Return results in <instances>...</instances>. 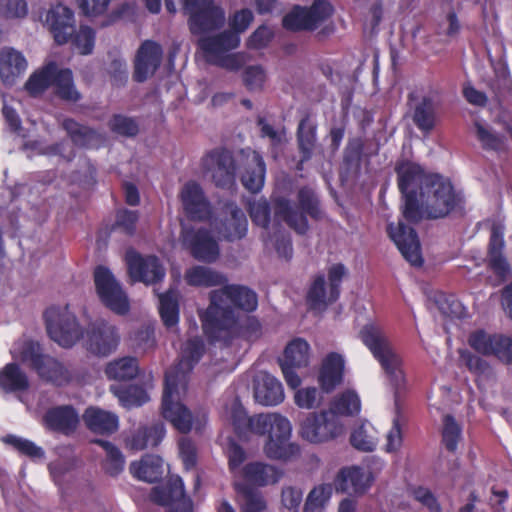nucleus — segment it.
I'll return each instance as SVG.
<instances>
[{"mask_svg":"<svg viewBox=\"0 0 512 512\" xmlns=\"http://www.w3.org/2000/svg\"><path fill=\"white\" fill-rule=\"evenodd\" d=\"M92 443L101 446L106 452V460L103 464L104 471L110 476L120 474L125 465V458L120 449L110 441L103 439H94Z\"/></svg>","mask_w":512,"mask_h":512,"instance_id":"46","label":"nucleus"},{"mask_svg":"<svg viewBox=\"0 0 512 512\" xmlns=\"http://www.w3.org/2000/svg\"><path fill=\"white\" fill-rule=\"evenodd\" d=\"M182 243L191 256L201 262L213 263L220 255V248L211 232L204 227L182 231Z\"/></svg>","mask_w":512,"mask_h":512,"instance_id":"17","label":"nucleus"},{"mask_svg":"<svg viewBox=\"0 0 512 512\" xmlns=\"http://www.w3.org/2000/svg\"><path fill=\"white\" fill-rule=\"evenodd\" d=\"M82 417L86 427L96 434L110 435L119 427L118 416L99 407L86 408Z\"/></svg>","mask_w":512,"mask_h":512,"instance_id":"30","label":"nucleus"},{"mask_svg":"<svg viewBox=\"0 0 512 512\" xmlns=\"http://www.w3.org/2000/svg\"><path fill=\"white\" fill-rule=\"evenodd\" d=\"M165 487L171 501L169 512H193V502L186 495L184 483L179 476L170 478Z\"/></svg>","mask_w":512,"mask_h":512,"instance_id":"44","label":"nucleus"},{"mask_svg":"<svg viewBox=\"0 0 512 512\" xmlns=\"http://www.w3.org/2000/svg\"><path fill=\"white\" fill-rule=\"evenodd\" d=\"M163 59L162 46L153 40H145L138 48L134 60L133 80L142 83L153 76Z\"/></svg>","mask_w":512,"mask_h":512,"instance_id":"21","label":"nucleus"},{"mask_svg":"<svg viewBox=\"0 0 512 512\" xmlns=\"http://www.w3.org/2000/svg\"><path fill=\"white\" fill-rule=\"evenodd\" d=\"M343 431L329 411L310 413L300 425V434L310 443H323L336 438Z\"/></svg>","mask_w":512,"mask_h":512,"instance_id":"16","label":"nucleus"},{"mask_svg":"<svg viewBox=\"0 0 512 512\" xmlns=\"http://www.w3.org/2000/svg\"><path fill=\"white\" fill-rule=\"evenodd\" d=\"M235 490L241 496L242 512H263L266 502L256 488L248 484H235Z\"/></svg>","mask_w":512,"mask_h":512,"instance_id":"48","label":"nucleus"},{"mask_svg":"<svg viewBox=\"0 0 512 512\" xmlns=\"http://www.w3.org/2000/svg\"><path fill=\"white\" fill-rule=\"evenodd\" d=\"M94 284L96 293L105 307L118 315L129 312L128 296L109 268L102 265L95 268Z\"/></svg>","mask_w":512,"mask_h":512,"instance_id":"12","label":"nucleus"},{"mask_svg":"<svg viewBox=\"0 0 512 512\" xmlns=\"http://www.w3.org/2000/svg\"><path fill=\"white\" fill-rule=\"evenodd\" d=\"M306 11L312 30H315L333 14V6L326 0H315L310 7H306Z\"/></svg>","mask_w":512,"mask_h":512,"instance_id":"58","label":"nucleus"},{"mask_svg":"<svg viewBox=\"0 0 512 512\" xmlns=\"http://www.w3.org/2000/svg\"><path fill=\"white\" fill-rule=\"evenodd\" d=\"M346 274L344 264L336 263L328 268V284L323 273L315 275L306 293L308 308L313 311H324L329 305L334 304L340 297L341 285Z\"/></svg>","mask_w":512,"mask_h":512,"instance_id":"9","label":"nucleus"},{"mask_svg":"<svg viewBox=\"0 0 512 512\" xmlns=\"http://www.w3.org/2000/svg\"><path fill=\"white\" fill-rule=\"evenodd\" d=\"M290 421L277 413L251 416L249 433L268 435L264 445L266 456L274 460H290L300 453L299 446L290 442Z\"/></svg>","mask_w":512,"mask_h":512,"instance_id":"5","label":"nucleus"},{"mask_svg":"<svg viewBox=\"0 0 512 512\" xmlns=\"http://www.w3.org/2000/svg\"><path fill=\"white\" fill-rule=\"evenodd\" d=\"M387 234L411 265L421 266L423 264L420 241L413 227L399 220L397 225L394 223L387 225Z\"/></svg>","mask_w":512,"mask_h":512,"instance_id":"18","label":"nucleus"},{"mask_svg":"<svg viewBox=\"0 0 512 512\" xmlns=\"http://www.w3.org/2000/svg\"><path fill=\"white\" fill-rule=\"evenodd\" d=\"M296 140L300 153L296 169L300 171L303 169V164L312 158L317 142V123L309 112L305 113L298 123Z\"/></svg>","mask_w":512,"mask_h":512,"instance_id":"25","label":"nucleus"},{"mask_svg":"<svg viewBox=\"0 0 512 512\" xmlns=\"http://www.w3.org/2000/svg\"><path fill=\"white\" fill-rule=\"evenodd\" d=\"M459 357L466 368L476 375H485L491 369L490 364L485 359L467 349L460 350Z\"/></svg>","mask_w":512,"mask_h":512,"instance_id":"59","label":"nucleus"},{"mask_svg":"<svg viewBox=\"0 0 512 512\" xmlns=\"http://www.w3.org/2000/svg\"><path fill=\"white\" fill-rule=\"evenodd\" d=\"M413 122L419 130L425 132H429L435 127V108L431 97H423L415 106Z\"/></svg>","mask_w":512,"mask_h":512,"instance_id":"47","label":"nucleus"},{"mask_svg":"<svg viewBox=\"0 0 512 512\" xmlns=\"http://www.w3.org/2000/svg\"><path fill=\"white\" fill-rule=\"evenodd\" d=\"M265 81L266 73L261 66L254 65L245 68L243 72V82L249 91H261Z\"/></svg>","mask_w":512,"mask_h":512,"instance_id":"60","label":"nucleus"},{"mask_svg":"<svg viewBox=\"0 0 512 512\" xmlns=\"http://www.w3.org/2000/svg\"><path fill=\"white\" fill-rule=\"evenodd\" d=\"M361 410V401L355 391L346 390L333 399L330 404V414L342 416H355Z\"/></svg>","mask_w":512,"mask_h":512,"instance_id":"45","label":"nucleus"},{"mask_svg":"<svg viewBox=\"0 0 512 512\" xmlns=\"http://www.w3.org/2000/svg\"><path fill=\"white\" fill-rule=\"evenodd\" d=\"M306 13V7L299 5L294 6V8L283 17V27L294 32L304 30L313 31Z\"/></svg>","mask_w":512,"mask_h":512,"instance_id":"53","label":"nucleus"},{"mask_svg":"<svg viewBox=\"0 0 512 512\" xmlns=\"http://www.w3.org/2000/svg\"><path fill=\"white\" fill-rule=\"evenodd\" d=\"M179 312V295L177 291L169 289L159 294V314L166 328H172L178 324Z\"/></svg>","mask_w":512,"mask_h":512,"instance_id":"42","label":"nucleus"},{"mask_svg":"<svg viewBox=\"0 0 512 512\" xmlns=\"http://www.w3.org/2000/svg\"><path fill=\"white\" fill-rule=\"evenodd\" d=\"M282 471L275 466L263 462H249L241 470L244 480L242 484L251 487H264L277 483L282 477Z\"/></svg>","mask_w":512,"mask_h":512,"instance_id":"28","label":"nucleus"},{"mask_svg":"<svg viewBox=\"0 0 512 512\" xmlns=\"http://www.w3.org/2000/svg\"><path fill=\"white\" fill-rule=\"evenodd\" d=\"M96 32L88 25H80L79 30L73 34L70 41L82 55H89L95 46Z\"/></svg>","mask_w":512,"mask_h":512,"instance_id":"54","label":"nucleus"},{"mask_svg":"<svg viewBox=\"0 0 512 512\" xmlns=\"http://www.w3.org/2000/svg\"><path fill=\"white\" fill-rule=\"evenodd\" d=\"M49 337L63 348L73 347L80 339H84L86 350L98 357H106L113 353L120 342L117 328L105 320H97L88 325L86 335L76 316L64 308L51 306L43 314Z\"/></svg>","mask_w":512,"mask_h":512,"instance_id":"1","label":"nucleus"},{"mask_svg":"<svg viewBox=\"0 0 512 512\" xmlns=\"http://www.w3.org/2000/svg\"><path fill=\"white\" fill-rule=\"evenodd\" d=\"M248 230V220L241 208L230 206V217L222 221L218 227V234L226 241L233 242L244 238Z\"/></svg>","mask_w":512,"mask_h":512,"instance_id":"33","label":"nucleus"},{"mask_svg":"<svg viewBox=\"0 0 512 512\" xmlns=\"http://www.w3.org/2000/svg\"><path fill=\"white\" fill-rule=\"evenodd\" d=\"M364 150V140L361 137L352 138L348 141L344 153V163L347 166L359 167Z\"/></svg>","mask_w":512,"mask_h":512,"instance_id":"64","label":"nucleus"},{"mask_svg":"<svg viewBox=\"0 0 512 512\" xmlns=\"http://www.w3.org/2000/svg\"><path fill=\"white\" fill-rule=\"evenodd\" d=\"M132 476L147 483L159 482L164 474L163 459L158 455L145 454L139 461L129 467Z\"/></svg>","mask_w":512,"mask_h":512,"instance_id":"31","label":"nucleus"},{"mask_svg":"<svg viewBox=\"0 0 512 512\" xmlns=\"http://www.w3.org/2000/svg\"><path fill=\"white\" fill-rule=\"evenodd\" d=\"M333 492L330 483L320 484L314 487L308 494L303 512H322Z\"/></svg>","mask_w":512,"mask_h":512,"instance_id":"49","label":"nucleus"},{"mask_svg":"<svg viewBox=\"0 0 512 512\" xmlns=\"http://www.w3.org/2000/svg\"><path fill=\"white\" fill-rule=\"evenodd\" d=\"M210 304L200 314L202 328L211 341L221 338L223 332H232L237 327L235 309L253 312L258 306L255 291L240 284H227L209 294Z\"/></svg>","mask_w":512,"mask_h":512,"instance_id":"2","label":"nucleus"},{"mask_svg":"<svg viewBox=\"0 0 512 512\" xmlns=\"http://www.w3.org/2000/svg\"><path fill=\"white\" fill-rule=\"evenodd\" d=\"M266 165L262 156L253 151L247 157V164L241 175V183L251 193H258L264 186Z\"/></svg>","mask_w":512,"mask_h":512,"instance_id":"32","label":"nucleus"},{"mask_svg":"<svg viewBox=\"0 0 512 512\" xmlns=\"http://www.w3.org/2000/svg\"><path fill=\"white\" fill-rule=\"evenodd\" d=\"M3 441L11 445L20 454L30 458H41L44 456L43 449L28 439H23L15 435H7L3 438Z\"/></svg>","mask_w":512,"mask_h":512,"instance_id":"57","label":"nucleus"},{"mask_svg":"<svg viewBox=\"0 0 512 512\" xmlns=\"http://www.w3.org/2000/svg\"><path fill=\"white\" fill-rule=\"evenodd\" d=\"M43 421L49 430L70 435L76 430L79 417L73 406L63 405L47 410Z\"/></svg>","mask_w":512,"mask_h":512,"instance_id":"27","label":"nucleus"},{"mask_svg":"<svg viewBox=\"0 0 512 512\" xmlns=\"http://www.w3.org/2000/svg\"><path fill=\"white\" fill-rule=\"evenodd\" d=\"M397 185L401 195H419L424 192V182L427 181L430 173L417 163L403 160L396 164Z\"/></svg>","mask_w":512,"mask_h":512,"instance_id":"23","label":"nucleus"},{"mask_svg":"<svg viewBox=\"0 0 512 512\" xmlns=\"http://www.w3.org/2000/svg\"><path fill=\"white\" fill-rule=\"evenodd\" d=\"M255 400L264 406H275L284 400L281 382L270 374H264L262 380L255 385Z\"/></svg>","mask_w":512,"mask_h":512,"instance_id":"34","label":"nucleus"},{"mask_svg":"<svg viewBox=\"0 0 512 512\" xmlns=\"http://www.w3.org/2000/svg\"><path fill=\"white\" fill-rule=\"evenodd\" d=\"M254 20L253 12L248 8L240 9L234 12L229 17V27L230 31L235 32L237 36H240L241 33L245 32L250 24Z\"/></svg>","mask_w":512,"mask_h":512,"instance_id":"63","label":"nucleus"},{"mask_svg":"<svg viewBox=\"0 0 512 512\" xmlns=\"http://www.w3.org/2000/svg\"><path fill=\"white\" fill-rule=\"evenodd\" d=\"M52 86L55 96L65 102L76 103L82 98L75 87L73 73L69 68L57 66Z\"/></svg>","mask_w":512,"mask_h":512,"instance_id":"39","label":"nucleus"},{"mask_svg":"<svg viewBox=\"0 0 512 512\" xmlns=\"http://www.w3.org/2000/svg\"><path fill=\"white\" fill-rule=\"evenodd\" d=\"M476 138L481 147L487 151H501L505 147V138L494 132L492 129L482 125L480 122L474 123Z\"/></svg>","mask_w":512,"mask_h":512,"instance_id":"51","label":"nucleus"},{"mask_svg":"<svg viewBox=\"0 0 512 512\" xmlns=\"http://www.w3.org/2000/svg\"><path fill=\"white\" fill-rule=\"evenodd\" d=\"M185 281L193 287H216L222 286L228 281L227 277L206 266L196 265L185 272Z\"/></svg>","mask_w":512,"mask_h":512,"instance_id":"35","label":"nucleus"},{"mask_svg":"<svg viewBox=\"0 0 512 512\" xmlns=\"http://www.w3.org/2000/svg\"><path fill=\"white\" fill-rule=\"evenodd\" d=\"M461 436V428L455 418L447 414L443 418L442 442L449 452H455Z\"/></svg>","mask_w":512,"mask_h":512,"instance_id":"56","label":"nucleus"},{"mask_svg":"<svg viewBox=\"0 0 512 512\" xmlns=\"http://www.w3.org/2000/svg\"><path fill=\"white\" fill-rule=\"evenodd\" d=\"M61 127L77 147L89 148L98 141L99 134L94 128L81 124L73 118H65Z\"/></svg>","mask_w":512,"mask_h":512,"instance_id":"38","label":"nucleus"},{"mask_svg":"<svg viewBox=\"0 0 512 512\" xmlns=\"http://www.w3.org/2000/svg\"><path fill=\"white\" fill-rule=\"evenodd\" d=\"M201 168L218 188L230 190L236 184L237 164L227 148L216 147L208 151L201 158Z\"/></svg>","mask_w":512,"mask_h":512,"instance_id":"10","label":"nucleus"},{"mask_svg":"<svg viewBox=\"0 0 512 512\" xmlns=\"http://www.w3.org/2000/svg\"><path fill=\"white\" fill-rule=\"evenodd\" d=\"M240 44V36L235 32L225 30L217 35L206 37L200 40V48L208 57L219 56L220 54L236 49Z\"/></svg>","mask_w":512,"mask_h":512,"instance_id":"36","label":"nucleus"},{"mask_svg":"<svg viewBox=\"0 0 512 512\" xmlns=\"http://www.w3.org/2000/svg\"><path fill=\"white\" fill-rule=\"evenodd\" d=\"M360 338L380 363L397 398L406 383L402 357L393 349L383 329L376 324L364 325Z\"/></svg>","mask_w":512,"mask_h":512,"instance_id":"6","label":"nucleus"},{"mask_svg":"<svg viewBox=\"0 0 512 512\" xmlns=\"http://www.w3.org/2000/svg\"><path fill=\"white\" fill-rule=\"evenodd\" d=\"M420 200L427 211V219H441L453 212L464 209L465 199L461 191L455 189L448 177L430 173L424 182V192Z\"/></svg>","mask_w":512,"mask_h":512,"instance_id":"7","label":"nucleus"},{"mask_svg":"<svg viewBox=\"0 0 512 512\" xmlns=\"http://www.w3.org/2000/svg\"><path fill=\"white\" fill-rule=\"evenodd\" d=\"M0 388L7 393L26 391L29 379L17 363H8L0 370Z\"/></svg>","mask_w":512,"mask_h":512,"instance_id":"40","label":"nucleus"},{"mask_svg":"<svg viewBox=\"0 0 512 512\" xmlns=\"http://www.w3.org/2000/svg\"><path fill=\"white\" fill-rule=\"evenodd\" d=\"M344 359L336 353H329L322 362L318 383L325 393H331L343 381L344 376Z\"/></svg>","mask_w":512,"mask_h":512,"instance_id":"29","label":"nucleus"},{"mask_svg":"<svg viewBox=\"0 0 512 512\" xmlns=\"http://www.w3.org/2000/svg\"><path fill=\"white\" fill-rule=\"evenodd\" d=\"M57 63L50 61L34 71L26 81L24 88L31 97L41 96L52 86Z\"/></svg>","mask_w":512,"mask_h":512,"instance_id":"37","label":"nucleus"},{"mask_svg":"<svg viewBox=\"0 0 512 512\" xmlns=\"http://www.w3.org/2000/svg\"><path fill=\"white\" fill-rule=\"evenodd\" d=\"M180 200L187 217L191 220L206 221L212 215L210 202L196 181H188L180 192Z\"/></svg>","mask_w":512,"mask_h":512,"instance_id":"22","label":"nucleus"},{"mask_svg":"<svg viewBox=\"0 0 512 512\" xmlns=\"http://www.w3.org/2000/svg\"><path fill=\"white\" fill-rule=\"evenodd\" d=\"M75 16L72 9L62 3L50 6L45 16V25L58 45L66 44L75 33Z\"/></svg>","mask_w":512,"mask_h":512,"instance_id":"19","label":"nucleus"},{"mask_svg":"<svg viewBox=\"0 0 512 512\" xmlns=\"http://www.w3.org/2000/svg\"><path fill=\"white\" fill-rule=\"evenodd\" d=\"M125 260L128 274L133 282L153 285L161 282L166 275L162 262L155 255L143 256L136 250L130 249L126 252Z\"/></svg>","mask_w":512,"mask_h":512,"instance_id":"14","label":"nucleus"},{"mask_svg":"<svg viewBox=\"0 0 512 512\" xmlns=\"http://www.w3.org/2000/svg\"><path fill=\"white\" fill-rule=\"evenodd\" d=\"M404 203L401 207V213L405 221L409 224H417L423 219H427V211L419 195H402Z\"/></svg>","mask_w":512,"mask_h":512,"instance_id":"50","label":"nucleus"},{"mask_svg":"<svg viewBox=\"0 0 512 512\" xmlns=\"http://www.w3.org/2000/svg\"><path fill=\"white\" fill-rule=\"evenodd\" d=\"M182 9L189 15V28L195 35L216 30L225 21L224 10L214 0H182Z\"/></svg>","mask_w":512,"mask_h":512,"instance_id":"11","label":"nucleus"},{"mask_svg":"<svg viewBox=\"0 0 512 512\" xmlns=\"http://www.w3.org/2000/svg\"><path fill=\"white\" fill-rule=\"evenodd\" d=\"M0 13L7 19L24 18L28 14L25 0H0Z\"/></svg>","mask_w":512,"mask_h":512,"instance_id":"62","label":"nucleus"},{"mask_svg":"<svg viewBox=\"0 0 512 512\" xmlns=\"http://www.w3.org/2000/svg\"><path fill=\"white\" fill-rule=\"evenodd\" d=\"M108 127L114 134L127 138L136 137L140 131L138 121L134 117L123 114H113Z\"/></svg>","mask_w":512,"mask_h":512,"instance_id":"52","label":"nucleus"},{"mask_svg":"<svg viewBox=\"0 0 512 512\" xmlns=\"http://www.w3.org/2000/svg\"><path fill=\"white\" fill-rule=\"evenodd\" d=\"M287 385L296 389L301 384V378L296 369L305 368L310 361V345L303 338H294L285 347L283 357L278 359Z\"/></svg>","mask_w":512,"mask_h":512,"instance_id":"15","label":"nucleus"},{"mask_svg":"<svg viewBox=\"0 0 512 512\" xmlns=\"http://www.w3.org/2000/svg\"><path fill=\"white\" fill-rule=\"evenodd\" d=\"M204 352L205 346L201 339H189L182 350L179 364L165 373L161 415L182 434L191 431L193 417L191 411L179 400L178 387L181 382H185V374L181 369L185 367L191 371Z\"/></svg>","mask_w":512,"mask_h":512,"instance_id":"3","label":"nucleus"},{"mask_svg":"<svg viewBox=\"0 0 512 512\" xmlns=\"http://www.w3.org/2000/svg\"><path fill=\"white\" fill-rule=\"evenodd\" d=\"M27 60L13 47L0 49V79L5 86H12L26 71Z\"/></svg>","mask_w":512,"mask_h":512,"instance_id":"26","label":"nucleus"},{"mask_svg":"<svg viewBox=\"0 0 512 512\" xmlns=\"http://www.w3.org/2000/svg\"><path fill=\"white\" fill-rule=\"evenodd\" d=\"M505 226L501 222H493L487 247V267L501 280H505L511 272L510 264L504 255Z\"/></svg>","mask_w":512,"mask_h":512,"instance_id":"20","label":"nucleus"},{"mask_svg":"<svg viewBox=\"0 0 512 512\" xmlns=\"http://www.w3.org/2000/svg\"><path fill=\"white\" fill-rule=\"evenodd\" d=\"M20 360L26 363L38 377L57 387L69 384L73 379L72 371L59 359L44 354L39 342L24 341L20 349Z\"/></svg>","mask_w":512,"mask_h":512,"instance_id":"8","label":"nucleus"},{"mask_svg":"<svg viewBox=\"0 0 512 512\" xmlns=\"http://www.w3.org/2000/svg\"><path fill=\"white\" fill-rule=\"evenodd\" d=\"M110 391L127 408L142 406L149 400L147 391L139 385L112 384Z\"/></svg>","mask_w":512,"mask_h":512,"instance_id":"43","label":"nucleus"},{"mask_svg":"<svg viewBox=\"0 0 512 512\" xmlns=\"http://www.w3.org/2000/svg\"><path fill=\"white\" fill-rule=\"evenodd\" d=\"M139 373L138 360L135 357H122L109 362L105 367L108 379L121 382L134 379Z\"/></svg>","mask_w":512,"mask_h":512,"instance_id":"41","label":"nucleus"},{"mask_svg":"<svg viewBox=\"0 0 512 512\" xmlns=\"http://www.w3.org/2000/svg\"><path fill=\"white\" fill-rule=\"evenodd\" d=\"M372 482L373 476L370 471L358 466H351L339 470L333 485L337 492L363 494Z\"/></svg>","mask_w":512,"mask_h":512,"instance_id":"24","label":"nucleus"},{"mask_svg":"<svg viewBox=\"0 0 512 512\" xmlns=\"http://www.w3.org/2000/svg\"><path fill=\"white\" fill-rule=\"evenodd\" d=\"M468 344L478 354L493 356L504 364L512 365V335L490 334L479 329L470 333Z\"/></svg>","mask_w":512,"mask_h":512,"instance_id":"13","label":"nucleus"},{"mask_svg":"<svg viewBox=\"0 0 512 512\" xmlns=\"http://www.w3.org/2000/svg\"><path fill=\"white\" fill-rule=\"evenodd\" d=\"M434 300L439 311L444 316L450 318H461L463 316L464 307L454 295L438 292L435 294Z\"/></svg>","mask_w":512,"mask_h":512,"instance_id":"55","label":"nucleus"},{"mask_svg":"<svg viewBox=\"0 0 512 512\" xmlns=\"http://www.w3.org/2000/svg\"><path fill=\"white\" fill-rule=\"evenodd\" d=\"M273 210L276 218L284 221L299 235H305L308 232L310 228L308 217L314 221H321L325 217L321 200L310 186H302L298 189L295 202L286 197L274 199Z\"/></svg>","mask_w":512,"mask_h":512,"instance_id":"4","label":"nucleus"},{"mask_svg":"<svg viewBox=\"0 0 512 512\" xmlns=\"http://www.w3.org/2000/svg\"><path fill=\"white\" fill-rule=\"evenodd\" d=\"M139 213L128 209L117 211L115 227L121 229L126 235L132 236L136 232Z\"/></svg>","mask_w":512,"mask_h":512,"instance_id":"61","label":"nucleus"}]
</instances>
